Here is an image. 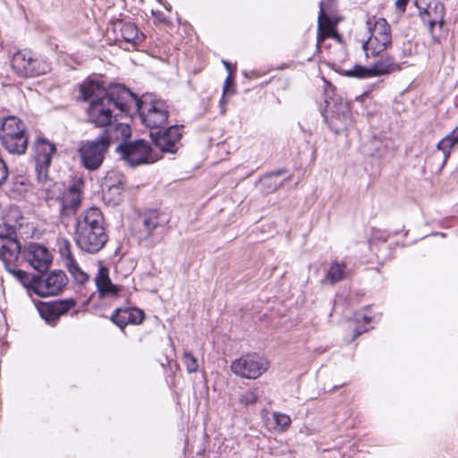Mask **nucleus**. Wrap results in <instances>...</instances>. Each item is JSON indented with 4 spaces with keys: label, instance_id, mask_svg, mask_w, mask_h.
Here are the masks:
<instances>
[{
    "label": "nucleus",
    "instance_id": "obj_41",
    "mask_svg": "<svg viewBox=\"0 0 458 458\" xmlns=\"http://www.w3.org/2000/svg\"><path fill=\"white\" fill-rule=\"evenodd\" d=\"M258 394L254 390H248L240 395L239 402L244 406L251 405L257 403Z\"/></svg>",
    "mask_w": 458,
    "mask_h": 458
},
{
    "label": "nucleus",
    "instance_id": "obj_12",
    "mask_svg": "<svg viewBox=\"0 0 458 458\" xmlns=\"http://www.w3.org/2000/svg\"><path fill=\"white\" fill-rule=\"evenodd\" d=\"M268 369V361L257 353L247 354L231 363L232 371L242 377L256 379Z\"/></svg>",
    "mask_w": 458,
    "mask_h": 458
},
{
    "label": "nucleus",
    "instance_id": "obj_43",
    "mask_svg": "<svg viewBox=\"0 0 458 458\" xmlns=\"http://www.w3.org/2000/svg\"><path fill=\"white\" fill-rule=\"evenodd\" d=\"M8 168L4 161L0 157V186L6 181L8 178Z\"/></svg>",
    "mask_w": 458,
    "mask_h": 458
},
{
    "label": "nucleus",
    "instance_id": "obj_22",
    "mask_svg": "<svg viewBox=\"0 0 458 458\" xmlns=\"http://www.w3.org/2000/svg\"><path fill=\"white\" fill-rule=\"evenodd\" d=\"M112 174H115V173H108L105 177V182H103V199L111 206H117L122 201L124 182L122 176H120L117 182L109 183L108 181L112 178Z\"/></svg>",
    "mask_w": 458,
    "mask_h": 458
},
{
    "label": "nucleus",
    "instance_id": "obj_17",
    "mask_svg": "<svg viewBox=\"0 0 458 458\" xmlns=\"http://www.w3.org/2000/svg\"><path fill=\"white\" fill-rule=\"evenodd\" d=\"M149 137L161 152L174 154L178 149L177 144L182 138V132L178 126L172 125L165 129L150 131Z\"/></svg>",
    "mask_w": 458,
    "mask_h": 458
},
{
    "label": "nucleus",
    "instance_id": "obj_39",
    "mask_svg": "<svg viewBox=\"0 0 458 458\" xmlns=\"http://www.w3.org/2000/svg\"><path fill=\"white\" fill-rule=\"evenodd\" d=\"M182 361L186 367L188 373H194L199 370L198 360L191 352L185 351L183 352Z\"/></svg>",
    "mask_w": 458,
    "mask_h": 458
},
{
    "label": "nucleus",
    "instance_id": "obj_18",
    "mask_svg": "<svg viewBox=\"0 0 458 458\" xmlns=\"http://www.w3.org/2000/svg\"><path fill=\"white\" fill-rule=\"evenodd\" d=\"M23 258L38 274L47 273L53 259V256L48 249L37 242H30L25 248Z\"/></svg>",
    "mask_w": 458,
    "mask_h": 458
},
{
    "label": "nucleus",
    "instance_id": "obj_21",
    "mask_svg": "<svg viewBox=\"0 0 458 458\" xmlns=\"http://www.w3.org/2000/svg\"><path fill=\"white\" fill-rule=\"evenodd\" d=\"M81 191L77 183H72L61 198L60 216L70 217L76 214L81 203Z\"/></svg>",
    "mask_w": 458,
    "mask_h": 458
},
{
    "label": "nucleus",
    "instance_id": "obj_5",
    "mask_svg": "<svg viewBox=\"0 0 458 458\" xmlns=\"http://www.w3.org/2000/svg\"><path fill=\"white\" fill-rule=\"evenodd\" d=\"M369 38L362 42V49L367 59L377 57L392 44V30L384 18L370 17L366 21Z\"/></svg>",
    "mask_w": 458,
    "mask_h": 458
},
{
    "label": "nucleus",
    "instance_id": "obj_20",
    "mask_svg": "<svg viewBox=\"0 0 458 458\" xmlns=\"http://www.w3.org/2000/svg\"><path fill=\"white\" fill-rule=\"evenodd\" d=\"M108 95H110V91L107 90L103 82L98 80L89 77L79 85L78 100L87 102L89 105Z\"/></svg>",
    "mask_w": 458,
    "mask_h": 458
},
{
    "label": "nucleus",
    "instance_id": "obj_14",
    "mask_svg": "<svg viewBox=\"0 0 458 458\" xmlns=\"http://www.w3.org/2000/svg\"><path fill=\"white\" fill-rule=\"evenodd\" d=\"M76 301L73 298L60 299L52 301H39L36 308L42 319L49 326L55 327L60 317L74 308Z\"/></svg>",
    "mask_w": 458,
    "mask_h": 458
},
{
    "label": "nucleus",
    "instance_id": "obj_26",
    "mask_svg": "<svg viewBox=\"0 0 458 458\" xmlns=\"http://www.w3.org/2000/svg\"><path fill=\"white\" fill-rule=\"evenodd\" d=\"M336 19H327L321 23V29L319 23H318L317 32V45L318 47L327 38H332L338 42H342V36L337 32L335 26L337 23Z\"/></svg>",
    "mask_w": 458,
    "mask_h": 458
},
{
    "label": "nucleus",
    "instance_id": "obj_42",
    "mask_svg": "<svg viewBox=\"0 0 458 458\" xmlns=\"http://www.w3.org/2000/svg\"><path fill=\"white\" fill-rule=\"evenodd\" d=\"M13 187L12 190L14 191H22V187L27 185V179L23 175H15L12 177Z\"/></svg>",
    "mask_w": 458,
    "mask_h": 458
},
{
    "label": "nucleus",
    "instance_id": "obj_30",
    "mask_svg": "<svg viewBox=\"0 0 458 458\" xmlns=\"http://www.w3.org/2000/svg\"><path fill=\"white\" fill-rule=\"evenodd\" d=\"M50 165H51L35 163L36 178L38 187L46 191H50L54 185L53 180L48 174Z\"/></svg>",
    "mask_w": 458,
    "mask_h": 458
},
{
    "label": "nucleus",
    "instance_id": "obj_19",
    "mask_svg": "<svg viewBox=\"0 0 458 458\" xmlns=\"http://www.w3.org/2000/svg\"><path fill=\"white\" fill-rule=\"evenodd\" d=\"M103 140L107 142L108 148L112 143L127 144L131 141V129L128 123H118L117 120L106 125L102 132L98 135Z\"/></svg>",
    "mask_w": 458,
    "mask_h": 458
},
{
    "label": "nucleus",
    "instance_id": "obj_4",
    "mask_svg": "<svg viewBox=\"0 0 458 458\" xmlns=\"http://www.w3.org/2000/svg\"><path fill=\"white\" fill-rule=\"evenodd\" d=\"M0 141L4 148L13 155H22L28 148L27 128L14 115L0 117Z\"/></svg>",
    "mask_w": 458,
    "mask_h": 458
},
{
    "label": "nucleus",
    "instance_id": "obj_16",
    "mask_svg": "<svg viewBox=\"0 0 458 458\" xmlns=\"http://www.w3.org/2000/svg\"><path fill=\"white\" fill-rule=\"evenodd\" d=\"M415 5L419 10L422 21L428 26L433 33L434 27L438 24L440 28L444 25L445 7L439 0H416Z\"/></svg>",
    "mask_w": 458,
    "mask_h": 458
},
{
    "label": "nucleus",
    "instance_id": "obj_8",
    "mask_svg": "<svg viewBox=\"0 0 458 458\" xmlns=\"http://www.w3.org/2000/svg\"><path fill=\"white\" fill-rule=\"evenodd\" d=\"M115 152L120 159L131 168L153 164L159 158L145 140H135L127 144L117 145Z\"/></svg>",
    "mask_w": 458,
    "mask_h": 458
},
{
    "label": "nucleus",
    "instance_id": "obj_9",
    "mask_svg": "<svg viewBox=\"0 0 458 458\" xmlns=\"http://www.w3.org/2000/svg\"><path fill=\"white\" fill-rule=\"evenodd\" d=\"M135 100L136 103L131 104V108H135L139 113L142 123L152 131L162 129L169 117L166 103L161 99L147 103L139 98L136 94Z\"/></svg>",
    "mask_w": 458,
    "mask_h": 458
},
{
    "label": "nucleus",
    "instance_id": "obj_27",
    "mask_svg": "<svg viewBox=\"0 0 458 458\" xmlns=\"http://www.w3.org/2000/svg\"><path fill=\"white\" fill-rule=\"evenodd\" d=\"M458 147V125L445 137L439 140L437 144V148L442 151L444 156L443 165H445L449 159L452 150Z\"/></svg>",
    "mask_w": 458,
    "mask_h": 458
},
{
    "label": "nucleus",
    "instance_id": "obj_3",
    "mask_svg": "<svg viewBox=\"0 0 458 458\" xmlns=\"http://www.w3.org/2000/svg\"><path fill=\"white\" fill-rule=\"evenodd\" d=\"M321 114L328 127L338 133L352 123L350 103L336 93V89L327 84L325 89V108Z\"/></svg>",
    "mask_w": 458,
    "mask_h": 458
},
{
    "label": "nucleus",
    "instance_id": "obj_10",
    "mask_svg": "<svg viewBox=\"0 0 458 458\" xmlns=\"http://www.w3.org/2000/svg\"><path fill=\"white\" fill-rule=\"evenodd\" d=\"M77 151L81 166L94 172L101 167L108 151V144L98 136L93 140L81 141Z\"/></svg>",
    "mask_w": 458,
    "mask_h": 458
},
{
    "label": "nucleus",
    "instance_id": "obj_28",
    "mask_svg": "<svg viewBox=\"0 0 458 458\" xmlns=\"http://www.w3.org/2000/svg\"><path fill=\"white\" fill-rule=\"evenodd\" d=\"M120 31L123 38L131 46L140 45L145 39L143 33H139L138 27L131 22L120 23Z\"/></svg>",
    "mask_w": 458,
    "mask_h": 458
},
{
    "label": "nucleus",
    "instance_id": "obj_38",
    "mask_svg": "<svg viewBox=\"0 0 458 458\" xmlns=\"http://www.w3.org/2000/svg\"><path fill=\"white\" fill-rule=\"evenodd\" d=\"M333 4V0H321L319 3V13L318 16V23H319V27L321 28V23L324 22L327 19H333L327 13V12L331 9Z\"/></svg>",
    "mask_w": 458,
    "mask_h": 458
},
{
    "label": "nucleus",
    "instance_id": "obj_1",
    "mask_svg": "<svg viewBox=\"0 0 458 458\" xmlns=\"http://www.w3.org/2000/svg\"><path fill=\"white\" fill-rule=\"evenodd\" d=\"M72 239L81 251L89 254H96L104 248L108 235L99 208L91 207L76 217Z\"/></svg>",
    "mask_w": 458,
    "mask_h": 458
},
{
    "label": "nucleus",
    "instance_id": "obj_34",
    "mask_svg": "<svg viewBox=\"0 0 458 458\" xmlns=\"http://www.w3.org/2000/svg\"><path fill=\"white\" fill-rule=\"evenodd\" d=\"M66 267L77 283L84 284L89 281V276L81 270L76 260L73 263L67 265Z\"/></svg>",
    "mask_w": 458,
    "mask_h": 458
},
{
    "label": "nucleus",
    "instance_id": "obj_35",
    "mask_svg": "<svg viewBox=\"0 0 458 458\" xmlns=\"http://www.w3.org/2000/svg\"><path fill=\"white\" fill-rule=\"evenodd\" d=\"M276 428L280 432H284L291 425V418L284 413L274 412L273 414Z\"/></svg>",
    "mask_w": 458,
    "mask_h": 458
},
{
    "label": "nucleus",
    "instance_id": "obj_7",
    "mask_svg": "<svg viewBox=\"0 0 458 458\" xmlns=\"http://www.w3.org/2000/svg\"><path fill=\"white\" fill-rule=\"evenodd\" d=\"M140 219L141 226L139 231V241L153 248L162 241L169 217L165 213L150 209L140 215Z\"/></svg>",
    "mask_w": 458,
    "mask_h": 458
},
{
    "label": "nucleus",
    "instance_id": "obj_31",
    "mask_svg": "<svg viewBox=\"0 0 458 458\" xmlns=\"http://www.w3.org/2000/svg\"><path fill=\"white\" fill-rule=\"evenodd\" d=\"M284 172H285L284 170L280 169V170L265 174L260 179L262 190L266 193H271V192H274L275 191H276L283 184V182H278L275 180V178L283 174Z\"/></svg>",
    "mask_w": 458,
    "mask_h": 458
},
{
    "label": "nucleus",
    "instance_id": "obj_23",
    "mask_svg": "<svg viewBox=\"0 0 458 458\" xmlns=\"http://www.w3.org/2000/svg\"><path fill=\"white\" fill-rule=\"evenodd\" d=\"M95 284L100 298L115 297L121 292V287L111 282L108 268L106 267L98 268Z\"/></svg>",
    "mask_w": 458,
    "mask_h": 458
},
{
    "label": "nucleus",
    "instance_id": "obj_6",
    "mask_svg": "<svg viewBox=\"0 0 458 458\" xmlns=\"http://www.w3.org/2000/svg\"><path fill=\"white\" fill-rule=\"evenodd\" d=\"M11 67L21 78L38 77L51 69L47 57L28 49L19 50L13 55Z\"/></svg>",
    "mask_w": 458,
    "mask_h": 458
},
{
    "label": "nucleus",
    "instance_id": "obj_33",
    "mask_svg": "<svg viewBox=\"0 0 458 458\" xmlns=\"http://www.w3.org/2000/svg\"><path fill=\"white\" fill-rule=\"evenodd\" d=\"M110 319L122 330H123L125 327L130 324V319L127 318L125 308H117L114 314L111 316Z\"/></svg>",
    "mask_w": 458,
    "mask_h": 458
},
{
    "label": "nucleus",
    "instance_id": "obj_13",
    "mask_svg": "<svg viewBox=\"0 0 458 458\" xmlns=\"http://www.w3.org/2000/svg\"><path fill=\"white\" fill-rule=\"evenodd\" d=\"M21 253V243L17 240L15 226L0 224V259L4 266L13 265Z\"/></svg>",
    "mask_w": 458,
    "mask_h": 458
},
{
    "label": "nucleus",
    "instance_id": "obj_32",
    "mask_svg": "<svg viewBox=\"0 0 458 458\" xmlns=\"http://www.w3.org/2000/svg\"><path fill=\"white\" fill-rule=\"evenodd\" d=\"M384 151V142L377 137H373L361 147V152L366 156L381 157Z\"/></svg>",
    "mask_w": 458,
    "mask_h": 458
},
{
    "label": "nucleus",
    "instance_id": "obj_44",
    "mask_svg": "<svg viewBox=\"0 0 458 458\" xmlns=\"http://www.w3.org/2000/svg\"><path fill=\"white\" fill-rule=\"evenodd\" d=\"M223 92H224V95L234 93V84H233V81L230 78V74H228L227 78L225 81Z\"/></svg>",
    "mask_w": 458,
    "mask_h": 458
},
{
    "label": "nucleus",
    "instance_id": "obj_24",
    "mask_svg": "<svg viewBox=\"0 0 458 458\" xmlns=\"http://www.w3.org/2000/svg\"><path fill=\"white\" fill-rule=\"evenodd\" d=\"M35 163L51 165L56 146L44 137H38L34 142Z\"/></svg>",
    "mask_w": 458,
    "mask_h": 458
},
{
    "label": "nucleus",
    "instance_id": "obj_46",
    "mask_svg": "<svg viewBox=\"0 0 458 458\" xmlns=\"http://www.w3.org/2000/svg\"><path fill=\"white\" fill-rule=\"evenodd\" d=\"M220 106H223L224 105H225L227 103V99L225 98V95H222L221 98H220Z\"/></svg>",
    "mask_w": 458,
    "mask_h": 458
},
{
    "label": "nucleus",
    "instance_id": "obj_11",
    "mask_svg": "<svg viewBox=\"0 0 458 458\" xmlns=\"http://www.w3.org/2000/svg\"><path fill=\"white\" fill-rule=\"evenodd\" d=\"M378 56L379 58L372 65L355 64L352 69L345 72V75L357 79H369L390 74L401 70V65L395 63L392 55L385 54Z\"/></svg>",
    "mask_w": 458,
    "mask_h": 458
},
{
    "label": "nucleus",
    "instance_id": "obj_48",
    "mask_svg": "<svg viewBox=\"0 0 458 458\" xmlns=\"http://www.w3.org/2000/svg\"><path fill=\"white\" fill-rule=\"evenodd\" d=\"M169 341L171 342V344H173L172 338H169ZM174 347V345H172Z\"/></svg>",
    "mask_w": 458,
    "mask_h": 458
},
{
    "label": "nucleus",
    "instance_id": "obj_45",
    "mask_svg": "<svg viewBox=\"0 0 458 458\" xmlns=\"http://www.w3.org/2000/svg\"><path fill=\"white\" fill-rule=\"evenodd\" d=\"M409 0H396L395 5L398 9L404 11Z\"/></svg>",
    "mask_w": 458,
    "mask_h": 458
},
{
    "label": "nucleus",
    "instance_id": "obj_2",
    "mask_svg": "<svg viewBox=\"0 0 458 458\" xmlns=\"http://www.w3.org/2000/svg\"><path fill=\"white\" fill-rule=\"evenodd\" d=\"M135 93L128 88L118 85L110 90V95L90 103L87 108L89 123L97 127H105L118 115L128 114L131 104H135Z\"/></svg>",
    "mask_w": 458,
    "mask_h": 458
},
{
    "label": "nucleus",
    "instance_id": "obj_15",
    "mask_svg": "<svg viewBox=\"0 0 458 458\" xmlns=\"http://www.w3.org/2000/svg\"><path fill=\"white\" fill-rule=\"evenodd\" d=\"M68 283L65 273L62 270H53L47 276L38 274L36 295L39 297L53 296L60 293Z\"/></svg>",
    "mask_w": 458,
    "mask_h": 458
},
{
    "label": "nucleus",
    "instance_id": "obj_47",
    "mask_svg": "<svg viewBox=\"0 0 458 458\" xmlns=\"http://www.w3.org/2000/svg\"><path fill=\"white\" fill-rule=\"evenodd\" d=\"M223 64H224V66L225 67V69L228 71V72L230 74L231 73V72H230V63L227 62V61L223 60Z\"/></svg>",
    "mask_w": 458,
    "mask_h": 458
},
{
    "label": "nucleus",
    "instance_id": "obj_29",
    "mask_svg": "<svg viewBox=\"0 0 458 458\" xmlns=\"http://www.w3.org/2000/svg\"><path fill=\"white\" fill-rule=\"evenodd\" d=\"M347 265L344 262L333 261L327 272L324 282L335 284L345 278Z\"/></svg>",
    "mask_w": 458,
    "mask_h": 458
},
{
    "label": "nucleus",
    "instance_id": "obj_36",
    "mask_svg": "<svg viewBox=\"0 0 458 458\" xmlns=\"http://www.w3.org/2000/svg\"><path fill=\"white\" fill-rule=\"evenodd\" d=\"M125 310L127 318L130 319V324L139 325L143 322L145 315L141 310L134 307H125Z\"/></svg>",
    "mask_w": 458,
    "mask_h": 458
},
{
    "label": "nucleus",
    "instance_id": "obj_37",
    "mask_svg": "<svg viewBox=\"0 0 458 458\" xmlns=\"http://www.w3.org/2000/svg\"><path fill=\"white\" fill-rule=\"evenodd\" d=\"M362 320H359L357 323V326L353 329V336L352 341L355 340L358 336H360L361 334L367 332L369 327L368 325L374 319L372 317L368 316L367 314L362 315L361 317Z\"/></svg>",
    "mask_w": 458,
    "mask_h": 458
},
{
    "label": "nucleus",
    "instance_id": "obj_40",
    "mask_svg": "<svg viewBox=\"0 0 458 458\" xmlns=\"http://www.w3.org/2000/svg\"><path fill=\"white\" fill-rule=\"evenodd\" d=\"M60 254L65 260L66 266L75 261L71 250V244L68 240H64V244L60 247Z\"/></svg>",
    "mask_w": 458,
    "mask_h": 458
},
{
    "label": "nucleus",
    "instance_id": "obj_25",
    "mask_svg": "<svg viewBox=\"0 0 458 458\" xmlns=\"http://www.w3.org/2000/svg\"><path fill=\"white\" fill-rule=\"evenodd\" d=\"M11 266L12 265L5 266L6 269L26 289L28 295L31 297L32 294H36L38 274L30 276L27 272L18 268H11Z\"/></svg>",
    "mask_w": 458,
    "mask_h": 458
}]
</instances>
